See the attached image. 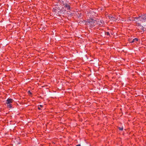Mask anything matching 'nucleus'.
I'll return each mask as SVG.
<instances>
[{
	"label": "nucleus",
	"mask_w": 146,
	"mask_h": 146,
	"mask_svg": "<svg viewBox=\"0 0 146 146\" xmlns=\"http://www.w3.org/2000/svg\"><path fill=\"white\" fill-rule=\"evenodd\" d=\"M146 19V14L144 15H141L138 17H135L133 18H132L130 19V20L137 22L139 20L142 22L144 21Z\"/></svg>",
	"instance_id": "obj_1"
},
{
	"label": "nucleus",
	"mask_w": 146,
	"mask_h": 146,
	"mask_svg": "<svg viewBox=\"0 0 146 146\" xmlns=\"http://www.w3.org/2000/svg\"><path fill=\"white\" fill-rule=\"evenodd\" d=\"M95 14V13L92 11L89 12L88 13V15H90V20L88 21V23L91 25L92 26H94L95 25L94 24L96 22V21L92 19V16H93V15H94Z\"/></svg>",
	"instance_id": "obj_2"
},
{
	"label": "nucleus",
	"mask_w": 146,
	"mask_h": 146,
	"mask_svg": "<svg viewBox=\"0 0 146 146\" xmlns=\"http://www.w3.org/2000/svg\"><path fill=\"white\" fill-rule=\"evenodd\" d=\"M95 14V13L92 11L89 12L88 13V15H90V20L88 21V23L91 25L92 26H94L95 25L94 24L96 22V21L92 19V16H93V15H94Z\"/></svg>",
	"instance_id": "obj_3"
},
{
	"label": "nucleus",
	"mask_w": 146,
	"mask_h": 146,
	"mask_svg": "<svg viewBox=\"0 0 146 146\" xmlns=\"http://www.w3.org/2000/svg\"><path fill=\"white\" fill-rule=\"evenodd\" d=\"M13 100L11 98H8L6 100V104L9 108H11L12 107V104Z\"/></svg>",
	"instance_id": "obj_4"
},
{
	"label": "nucleus",
	"mask_w": 146,
	"mask_h": 146,
	"mask_svg": "<svg viewBox=\"0 0 146 146\" xmlns=\"http://www.w3.org/2000/svg\"><path fill=\"white\" fill-rule=\"evenodd\" d=\"M108 18L110 19L112 21H117V22L118 21V18H116L115 17H114L112 16H108Z\"/></svg>",
	"instance_id": "obj_5"
},
{
	"label": "nucleus",
	"mask_w": 146,
	"mask_h": 146,
	"mask_svg": "<svg viewBox=\"0 0 146 146\" xmlns=\"http://www.w3.org/2000/svg\"><path fill=\"white\" fill-rule=\"evenodd\" d=\"M138 40V39L137 38H135L133 39V40L131 42H130L131 43H132L135 42V41H137Z\"/></svg>",
	"instance_id": "obj_6"
},
{
	"label": "nucleus",
	"mask_w": 146,
	"mask_h": 146,
	"mask_svg": "<svg viewBox=\"0 0 146 146\" xmlns=\"http://www.w3.org/2000/svg\"><path fill=\"white\" fill-rule=\"evenodd\" d=\"M65 7L66 8H67L68 9V10H70V6L68 4H66L65 5Z\"/></svg>",
	"instance_id": "obj_7"
},
{
	"label": "nucleus",
	"mask_w": 146,
	"mask_h": 146,
	"mask_svg": "<svg viewBox=\"0 0 146 146\" xmlns=\"http://www.w3.org/2000/svg\"><path fill=\"white\" fill-rule=\"evenodd\" d=\"M104 23V21L101 20L100 21V23H99L98 24H99V25H101V24L102 25L103 23Z\"/></svg>",
	"instance_id": "obj_8"
},
{
	"label": "nucleus",
	"mask_w": 146,
	"mask_h": 146,
	"mask_svg": "<svg viewBox=\"0 0 146 146\" xmlns=\"http://www.w3.org/2000/svg\"><path fill=\"white\" fill-rule=\"evenodd\" d=\"M118 128H119V129L120 130H122L123 129V127H119Z\"/></svg>",
	"instance_id": "obj_9"
},
{
	"label": "nucleus",
	"mask_w": 146,
	"mask_h": 146,
	"mask_svg": "<svg viewBox=\"0 0 146 146\" xmlns=\"http://www.w3.org/2000/svg\"><path fill=\"white\" fill-rule=\"evenodd\" d=\"M99 11H102V9L101 8H100L98 9Z\"/></svg>",
	"instance_id": "obj_10"
},
{
	"label": "nucleus",
	"mask_w": 146,
	"mask_h": 146,
	"mask_svg": "<svg viewBox=\"0 0 146 146\" xmlns=\"http://www.w3.org/2000/svg\"><path fill=\"white\" fill-rule=\"evenodd\" d=\"M28 92L29 94H31V92H30V91H28Z\"/></svg>",
	"instance_id": "obj_11"
},
{
	"label": "nucleus",
	"mask_w": 146,
	"mask_h": 146,
	"mask_svg": "<svg viewBox=\"0 0 146 146\" xmlns=\"http://www.w3.org/2000/svg\"><path fill=\"white\" fill-rule=\"evenodd\" d=\"M40 108V106H38V109L40 110L41 109Z\"/></svg>",
	"instance_id": "obj_12"
},
{
	"label": "nucleus",
	"mask_w": 146,
	"mask_h": 146,
	"mask_svg": "<svg viewBox=\"0 0 146 146\" xmlns=\"http://www.w3.org/2000/svg\"><path fill=\"white\" fill-rule=\"evenodd\" d=\"M107 35H109V33L108 32H107Z\"/></svg>",
	"instance_id": "obj_13"
},
{
	"label": "nucleus",
	"mask_w": 146,
	"mask_h": 146,
	"mask_svg": "<svg viewBox=\"0 0 146 146\" xmlns=\"http://www.w3.org/2000/svg\"><path fill=\"white\" fill-rule=\"evenodd\" d=\"M39 106H40V107L42 108V105H40Z\"/></svg>",
	"instance_id": "obj_14"
},
{
	"label": "nucleus",
	"mask_w": 146,
	"mask_h": 146,
	"mask_svg": "<svg viewBox=\"0 0 146 146\" xmlns=\"http://www.w3.org/2000/svg\"><path fill=\"white\" fill-rule=\"evenodd\" d=\"M76 146H80V145L79 144L77 145Z\"/></svg>",
	"instance_id": "obj_15"
},
{
	"label": "nucleus",
	"mask_w": 146,
	"mask_h": 146,
	"mask_svg": "<svg viewBox=\"0 0 146 146\" xmlns=\"http://www.w3.org/2000/svg\"><path fill=\"white\" fill-rule=\"evenodd\" d=\"M144 28H143V30H144Z\"/></svg>",
	"instance_id": "obj_16"
}]
</instances>
